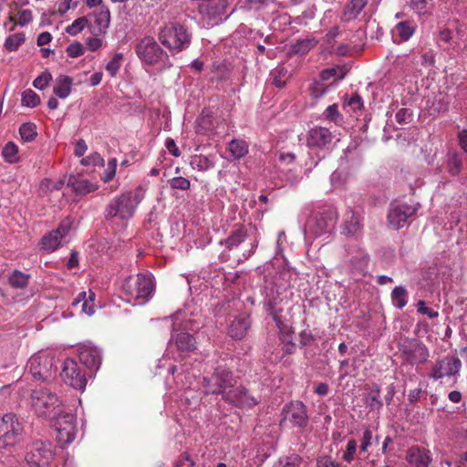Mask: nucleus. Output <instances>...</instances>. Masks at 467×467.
Masks as SVG:
<instances>
[{
    "mask_svg": "<svg viewBox=\"0 0 467 467\" xmlns=\"http://www.w3.org/2000/svg\"><path fill=\"white\" fill-rule=\"evenodd\" d=\"M251 325L250 317L246 314L235 317L229 327V336L235 339H242L247 333Z\"/></svg>",
    "mask_w": 467,
    "mask_h": 467,
    "instance_id": "obj_22",
    "label": "nucleus"
},
{
    "mask_svg": "<svg viewBox=\"0 0 467 467\" xmlns=\"http://www.w3.org/2000/svg\"><path fill=\"white\" fill-rule=\"evenodd\" d=\"M410 118V113L407 109H400L395 116L397 122H399L400 124L406 123Z\"/></svg>",
    "mask_w": 467,
    "mask_h": 467,
    "instance_id": "obj_62",
    "label": "nucleus"
},
{
    "mask_svg": "<svg viewBox=\"0 0 467 467\" xmlns=\"http://www.w3.org/2000/svg\"><path fill=\"white\" fill-rule=\"evenodd\" d=\"M236 380L228 369L217 368L212 377L203 379L206 394H221L223 400H231L229 392L235 386Z\"/></svg>",
    "mask_w": 467,
    "mask_h": 467,
    "instance_id": "obj_6",
    "label": "nucleus"
},
{
    "mask_svg": "<svg viewBox=\"0 0 467 467\" xmlns=\"http://www.w3.org/2000/svg\"><path fill=\"white\" fill-rule=\"evenodd\" d=\"M335 139V134L327 128L317 126L307 133L306 143L311 149H325Z\"/></svg>",
    "mask_w": 467,
    "mask_h": 467,
    "instance_id": "obj_16",
    "label": "nucleus"
},
{
    "mask_svg": "<svg viewBox=\"0 0 467 467\" xmlns=\"http://www.w3.org/2000/svg\"><path fill=\"white\" fill-rule=\"evenodd\" d=\"M30 275L21 272L19 270L13 271L9 277V285L16 289H23L28 285Z\"/></svg>",
    "mask_w": 467,
    "mask_h": 467,
    "instance_id": "obj_32",
    "label": "nucleus"
},
{
    "mask_svg": "<svg viewBox=\"0 0 467 467\" xmlns=\"http://www.w3.org/2000/svg\"><path fill=\"white\" fill-rule=\"evenodd\" d=\"M307 422V410L302 401H293L283 408L280 421L282 426L305 428Z\"/></svg>",
    "mask_w": 467,
    "mask_h": 467,
    "instance_id": "obj_11",
    "label": "nucleus"
},
{
    "mask_svg": "<svg viewBox=\"0 0 467 467\" xmlns=\"http://www.w3.org/2000/svg\"><path fill=\"white\" fill-rule=\"evenodd\" d=\"M459 144L461 148L467 152V130H462L458 134Z\"/></svg>",
    "mask_w": 467,
    "mask_h": 467,
    "instance_id": "obj_64",
    "label": "nucleus"
},
{
    "mask_svg": "<svg viewBox=\"0 0 467 467\" xmlns=\"http://www.w3.org/2000/svg\"><path fill=\"white\" fill-rule=\"evenodd\" d=\"M350 255V264L352 267L357 271H364L369 262V255L365 250L359 247H350L348 251Z\"/></svg>",
    "mask_w": 467,
    "mask_h": 467,
    "instance_id": "obj_24",
    "label": "nucleus"
},
{
    "mask_svg": "<svg viewBox=\"0 0 467 467\" xmlns=\"http://www.w3.org/2000/svg\"><path fill=\"white\" fill-rule=\"evenodd\" d=\"M317 44V41L315 38H306L298 40L295 45L294 49L296 53L304 55L312 49Z\"/></svg>",
    "mask_w": 467,
    "mask_h": 467,
    "instance_id": "obj_45",
    "label": "nucleus"
},
{
    "mask_svg": "<svg viewBox=\"0 0 467 467\" xmlns=\"http://www.w3.org/2000/svg\"><path fill=\"white\" fill-rule=\"evenodd\" d=\"M194 463L189 456L185 455L180 458L174 464V467H193Z\"/></svg>",
    "mask_w": 467,
    "mask_h": 467,
    "instance_id": "obj_63",
    "label": "nucleus"
},
{
    "mask_svg": "<svg viewBox=\"0 0 467 467\" xmlns=\"http://www.w3.org/2000/svg\"><path fill=\"white\" fill-rule=\"evenodd\" d=\"M229 151L234 159H241L248 153V144L243 140H233L229 143Z\"/></svg>",
    "mask_w": 467,
    "mask_h": 467,
    "instance_id": "obj_33",
    "label": "nucleus"
},
{
    "mask_svg": "<svg viewBox=\"0 0 467 467\" xmlns=\"http://www.w3.org/2000/svg\"><path fill=\"white\" fill-rule=\"evenodd\" d=\"M52 459L51 445L42 441L33 442L25 456L28 467H46Z\"/></svg>",
    "mask_w": 467,
    "mask_h": 467,
    "instance_id": "obj_13",
    "label": "nucleus"
},
{
    "mask_svg": "<svg viewBox=\"0 0 467 467\" xmlns=\"http://www.w3.org/2000/svg\"><path fill=\"white\" fill-rule=\"evenodd\" d=\"M3 156L9 163H16L19 161L18 147L14 142H7L3 149Z\"/></svg>",
    "mask_w": 467,
    "mask_h": 467,
    "instance_id": "obj_40",
    "label": "nucleus"
},
{
    "mask_svg": "<svg viewBox=\"0 0 467 467\" xmlns=\"http://www.w3.org/2000/svg\"><path fill=\"white\" fill-rule=\"evenodd\" d=\"M270 76L273 79V84L275 87L283 88L285 86L288 78V71L285 67L278 66L271 71Z\"/></svg>",
    "mask_w": 467,
    "mask_h": 467,
    "instance_id": "obj_37",
    "label": "nucleus"
},
{
    "mask_svg": "<svg viewBox=\"0 0 467 467\" xmlns=\"http://www.w3.org/2000/svg\"><path fill=\"white\" fill-rule=\"evenodd\" d=\"M225 7L224 0H207L199 5V11L210 20L216 21L222 19V16L225 13Z\"/></svg>",
    "mask_w": 467,
    "mask_h": 467,
    "instance_id": "obj_21",
    "label": "nucleus"
},
{
    "mask_svg": "<svg viewBox=\"0 0 467 467\" xmlns=\"http://www.w3.org/2000/svg\"><path fill=\"white\" fill-rule=\"evenodd\" d=\"M88 20L86 16L78 17L71 25L67 26L66 32L70 36H77L88 26Z\"/></svg>",
    "mask_w": 467,
    "mask_h": 467,
    "instance_id": "obj_42",
    "label": "nucleus"
},
{
    "mask_svg": "<svg viewBox=\"0 0 467 467\" xmlns=\"http://www.w3.org/2000/svg\"><path fill=\"white\" fill-rule=\"evenodd\" d=\"M71 228V221L69 219L64 220L59 226L54 231L57 234L58 237L63 239V237L67 236Z\"/></svg>",
    "mask_w": 467,
    "mask_h": 467,
    "instance_id": "obj_56",
    "label": "nucleus"
},
{
    "mask_svg": "<svg viewBox=\"0 0 467 467\" xmlns=\"http://www.w3.org/2000/svg\"><path fill=\"white\" fill-rule=\"evenodd\" d=\"M298 459L296 456L280 459L273 467H297Z\"/></svg>",
    "mask_w": 467,
    "mask_h": 467,
    "instance_id": "obj_57",
    "label": "nucleus"
},
{
    "mask_svg": "<svg viewBox=\"0 0 467 467\" xmlns=\"http://www.w3.org/2000/svg\"><path fill=\"white\" fill-rule=\"evenodd\" d=\"M348 106H349L354 111L358 109H361L363 108V99L362 98L356 94L353 95L348 101Z\"/></svg>",
    "mask_w": 467,
    "mask_h": 467,
    "instance_id": "obj_58",
    "label": "nucleus"
},
{
    "mask_svg": "<svg viewBox=\"0 0 467 467\" xmlns=\"http://www.w3.org/2000/svg\"><path fill=\"white\" fill-rule=\"evenodd\" d=\"M24 428L16 415L6 413L0 417V448L16 445L22 437Z\"/></svg>",
    "mask_w": 467,
    "mask_h": 467,
    "instance_id": "obj_7",
    "label": "nucleus"
},
{
    "mask_svg": "<svg viewBox=\"0 0 467 467\" xmlns=\"http://www.w3.org/2000/svg\"><path fill=\"white\" fill-rule=\"evenodd\" d=\"M94 26H91V33L94 36H103L110 24V11L108 6L101 5L99 9L93 13Z\"/></svg>",
    "mask_w": 467,
    "mask_h": 467,
    "instance_id": "obj_20",
    "label": "nucleus"
},
{
    "mask_svg": "<svg viewBox=\"0 0 467 467\" xmlns=\"http://www.w3.org/2000/svg\"><path fill=\"white\" fill-rule=\"evenodd\" d=\"M22 105L28 108H35L40 104L39 96L32 89H26L22 93Z\"/></svg>",
    "mask_w": 467,
    "mask_h": 467,
    "instance_id": "obj_41",
    "label": "nucleus"
},
{
    "mask_svg": "<svg viewBox=\"0 0 467 467\" xmlns=\"http://www.w3.org/2000/svg\"><path fill=\"white\" fill-rule=\"evenodd\" d=\"M30 406L36 416L48 420H54L64 411L60 398L47 389L32 391Z\"/></svg>",
    "mask_w": 467,
    "mask_h": 467,
    "instance_id": "obj_3",
    "label": "nucleus"
},
{
    "mask_svg": "<svg viewBox=\"0 0 467 467\" xmlns=\"http://www.w3.org/2000/svg\"><path fill=\"white\" fill-rule=\"evenodd\" d=\"M72 79L67 76H59L57 78V84L53 88V92L59 99H66L71 92Z\"/></svg>",
    "mask_w": 467,
    "mask_h": 467,
    "instance_id": "obj_30",
    "label": "nucleus"
},
{
    "mask_svg": "<svg viewBox=\"0 0 467 467\" xmlns=\"http://www.w3.org/2000/svg\"><path fill=\"white\" fill-rule=\"evenodd\" d=\"M325 118L327 120L337 122L338 119H341V115L338 112V108L337 104L330 105L327 108L325 111Z\"/></svg>",
    "mask_w": 467,
    "mask_h": 467,
    "instance_id": "obj_53",
    "label": "nucleus"
},
{
    "mask_svg": "<svg viewBox=\"0 0 467 467\" xmlns=\"http://www.w3.org/2000/svg\"><path fill=\"white\" fill-rule=\"evenodd\" d=\"M165 325H171L173 334L168 343L169 348H177V350H194L196 349L195 337L188 333L193 330V321L185 319L182 311H177L171 317H164L161 320Z\"/></svg>",
    "mask_w": 467,
    "mask_h": 467,
    "instance_id": "obj_1",
    "label": "nucleus"
},
{
    "mask_svg": "<svg viewBox=\"0 0 467 467\" xmlns=\"http://www.w3.org/2000/svg\"><path fill=\"white\" fill-rule=\"evenodd\" d=\"M228 396L231 400H223L236 407L252 408L257 404V400L242 386H234Z\"/></svg>",
    "mask_w": 467,
    "mask_h": 467,
    "instance_id": "obj_19",
    "label": "nucleus"
},
{
    "mask_svg": "<svg viewBox=\"0 0 467 467\" xmlns=\"http://www.w3.org/2000/svg\"><path fill=\"white\" fill-rule=\"evenodd\" d=\"M87 377V372L80 369L76 359L67 358L64 360L61 378L67 385L84 390L88 383Z\"/></svg>",
    "mask_w": 467,
    "mask_h": 467,
    "instance_id": "obj_12",
    "label": "nucleus"
},
{
    "mask_svg": "<svg viewBox=\"0 0 467 467\" xmlns=\"http://www.w3.org/2000/svg\"><path fill=\"white\" fill-rule=\"evenodd\" d=\"M52 79L50 73L45 71L39 75L33 82V86L37 89H44Z\"/></svg>",
    "mask_w": 467,
    "mask_h": 467,
    "instance_id": "obj_49",
    "label": "nucleus"
},
{
    "mask_svg": "<svg viewBox=\"0 0 467 467\" xmlns=\"http://www.w3.org/2000/svg\"><path fill=\"white\" fill-rule=\"evenodd\" d=\"M165 146L171 155L175 157L180 156L181 152L179 150V148L177 147L175 141L172 139H167L165 141Z\"/></svg>",
    "mask_w": 467,
    "mask_h": 467,
    "instance_id": "obj_61",
    "label": "nucleus"
},
{
    "mask_svg": "<svg viewBox=\"0 0 467 467\" xmlns=\"http://www.w3.org/2000/svg\"><path fill=\"white\" fill-rule=\"evenodd\" d=\"M25 40L26 38L23 33L11 35L6 37L5 41V47L9 52L16 51Z\"/></svg>",
    "mask_w": 467,
    "mask_h": 467,
    "instance_id": "obj_38",
    "label": "nucleus"
},
{
    "mask_svg": "<svg viewBox=\"0 0 467 467\" xmlns=\"http://www.w3.org/2000/svg\"><path fill=\"white\" fill-rule=\"evenodd\" d=\"M170 185L172 189L177 190H188L191 186V182L188 179L183 177H175L170 181Z\"/></svg>",
    "mask_w": 467,
    "mask_h": 467,
    "instance_id": "obj_50",
    "label": "nucleus"
},
{
    "mask_svg": "<svg viewBox=\"0 0 467 467\" xmlns=\"http://www.w3.org/2000/svg\"><path fill=\"white\" fill-rule=\"evenodd\" d=\"M136 53L141 61L152 65L161 59L162 49L153 37L147 36L137 44Z\"/></svg>",
    "mask_w": 467,
    "mask_h": 467,
    "instance_id": "obj_15",
    "label": "nucleus"
},
{
    "mask_svg": "<svg viewBox=\"0 0 467 467\" xmlns=\"http://www.w3.org/2000/svg\"><path fill=\"white\" fill-rule=\"evenodd\" d=\"M310 91L314 98H320L325 94L326 88L322 83L315 82L311 85Z\"/></svg>",
    "mask_w": 467,
    "mask_h": 467,
    "instance_id": "obj_59",
    "label": "nucleus"
},
{
    "mask_svg": "<svg viewBox=\"0 0 467 467\" xmlns=\"http://www.w3.org/2000/svg\"><path fill=\"white\" fill-rule=\"evenodd\" d=\"M191 38L189 29L178 22L165 24L159 32L160 42L171 52L178 53L186 49Z\"/></svg>",
    "mask_w": 467,
    "mask_h": 467,
    "instance_id": "obj_4",
    "label": "nucleus"
},
{
    "mask_svg": "<svg viewBox=\"0 0 467 467\" xmlns=\"http://www.w3.org/2000/svg\"><path fill=\"white\" fill-rule=\"evenodd\" d=\"M196 132L206 134L214 130L213 116L210 109H204L196 120Z\"/></svg>",
    "mask_w": 467,
    "mask_h": 467,
    "instance_id": "obj_26",
    "label": "nucleus"
},
{
    "mask_svg": "<svg viewBox=\"0 0 467 467\" xmlns=\"http://www.w3.org/2000/svg\"><path fill=\"white\" fill-rule=\"evenodd\" d=\"M75 193L78 195H86L98 189V185L91 182L88 179L73 177L68 182Z\"/></svg>",
    "mask_w": 467,
    "mask_h": 467,
    "instance_id": "obj_27",
    "label": "nucleus"
},
{
    "mask_svg": "<svg viewBox=\"0 0 467 467\" xmlns=\"http://www.w3.org/2000/svg\"><path fill=\"white\" fill-rule=\"evenodd\" d=\"M36 125L30 122L24 123L19 128L21 138L25 141H32L36 136Z\"/></svg>",
    "mask_w": 467,
    "mask_h": 467,
    "instance_id": "obj_43",
    "label": "nucleus"
},
{
    "mask_svg": "<svg viewBox=\"0 0 467 467\" xmlns=\"http://www.w3.org/2000/svg\"><path fill=\"white\" fill-rule=\"evenodd\" d=\"M247 236V231L244 225H238L225 239L224 244L228 249H233L242 244Z\"/></svg>",
    "mask_w": 467,
    "mask_h": 467,
    "instance_id": "obj_31",
    "label": "nucleus"
},
{
    "mask_svg": "<svg viewBox=\"0 0 467 467\" xmlns=\"http://www.w3.org/2000/svg\"><path fill=\"white\" fill-rule=\"evenodd\" d=\"M380 389L378 385H374L369 393L365 398V404L371 410H379L382 407V401L379 398Z\"/></svg>",
    "mask_w": 467,
    "mask_h": 467,
    "instance_id": "obj_35",
    "label": "nucleus"
},
{
    "mask_svg": "<svg viewBox=\"0 0 467 467\" xmlns=\"http://www.w3.org/2000/svg\"><path fill=\"white\" fill-rule=\"evenodd\" d=\"M367 4L368 0H351L343 10V19L346 21L356 19Z\"/></svg>",
    "mask_w": 467,
    "mask_h": 467,
    "instance_id": "obj_28",
    "label": "nucleus"
},
{
    "mask_svg": "<svg viewBox=\"0 0 467 467\" xmlns=\"http://www.w3.org/2000/svg\"><path fill=\"white\" fill-rule=\"evenodd\" d=\"M78 359L80 363L87 368V375L89 378L94 377L101 364V357L99 352H78Z\"/></svg>",
    "mask_w": 467,
    "mask_h": 467,
    "instance_id": "obj_23",
    "label": "nucleus"
},
{
    "mask_svg": "<svg viewBox=\"0 0 467 467\" xmlns=\"http://www.w3.org/2000/svg\"><path fill=\"white\" fill-rule=\"evenodd\" d=\"M362 229L361 218L359 214L349 211L346 213V220L343 227V234L346 235H356Z\"/></svg>",
    "mask_w": 467,
    "mask_h": 467,
    "instance_id": "obj_25",
    "label": "nucleus"
},
{
    "mask_svg": "<svg viewBox=\"0 0 467 467\" xmlns=\"http://www.w3.org/2000/svg\"><path fill=\"white\" fill-rule=\"evenodd\" d=\"M67 53L68 57H78L83 55L84 47H83L82 44L76 42V43L70 44L67 47Z\"/></svg>",
    "mask_w": 467,
    "mask_h": 467,
    "instance_id": "obj_55",
    "label": "nucleus"
},
{
    "mask_svg": "<svg viewBox=\"0 0 467 467\" xmlns=\"http://www.w3.org/2000/svg\"><path fill=\"white\" fill-rule=\"evenodd\" d=\"M32 12L30 10H23L19 13L18 24L20 26H26L32 21Z\"/></svg>",
    "mask_w": 467,
    "mask_h": 467,
    "instance_id": "obj_60",
    "label": "nucleus"
},
{
    "mask_svg": "<svg viewBox=\"0 0 467 467\" xmlns=\"http://www.w3.org/2000/svg\"><path fill=\"white\" fill-rule=\"evenodd\" d=\"M116 170H117V160L115 158L110 159L108 161L102 180L105 182L111 181L116 174Z\"/></svg>",
    "mask_w": 467,
    "mask_h": 467,
    "instance_id": "obj_47",
    "label": "nucleus"
},
{
    "mask_svg": "<svg viewBox=\"0 0 467 467\" xmlns=\"http://www.w3.org/2000/svg\"><path fill=\"white\" fill-rule=\"evenodd\" d=\"M337 213L333 208L313 213L307 220L306 229L315 236L330 233L337 223Z\"/></svg>",
    "mask_w": 467,
    "mask_h": 467,
    "instance_id": "obj_8",
    "label": "nucleus"
},
{
    "mask_svg": "<svg viewBox=\"0 0 467 467\" xmlns=\"http://www.w3.org/2000/svg\"><path fill=\"white\" fill-rule=\"evenodd\" d=\"M314 341H315V339L310 333H308L306 331H303L302 333L299 334L298 344H293V345L295 347L302 348L305 347H312Z\"/></svg>",
    "mask_w": 467,
    "mask_h": 467,
    "instance_id": "obj_51",
    "label": "nucleus"
},
{
    "mask_svg": "<svg viewBox=\"0 0 467 467\" xmlns=\"http://www.w3.org/2000/svg\"><path fill=\"white\" fill-rule=\"evenodd\" d=\"M123 293L128 301L141 305L146 303L152 296L154 284L150 275L139 274L129 276L122 286Z\"/></svg>",
    "mask_w": 467,
    "mask_h": 467,
    "instance_id": "obj_5",
    "label": "nucleus"
},
{
    "mask_svg": "<svg viewBox=\"0 0 467 467\" xmlns=\"http://www.w3.org/2000/svg\"><path fill=\"white\" fill-rule=\"evenodd\" d=\"M64 182L62 181H52L45 179L41 182L40 191L42 192H52L53 191H59L62 189Z\"/></svg>",
    "mask_w": 467,
    "mask_h": 467,
    "instance_id": "obj_46",
    "label": "nucleus"
},
{
    "mask_svg": "<svg viewBox=\"0 0 467 467\" xmlns=\"http://www.w3.org/2000/svg\"><path fill=\"white\" fill-rule=\"evenodd\" d=\"M448 171L452 176L458 175L462 168V159L459 153H451L448 160Z\"/></svg>",
    "mask_w": 467,
    "mask_h": 467,
    "instance_id": "obj_39",
    "label": "nucleus"
},
{
    "mask_svg": "<svg viewBox=\"0 0 467 467\" xmlns=\"http://www.w3.org/2000/svg\"><path fill=\"white\" fill-rule=\"evenodd\" d=\"M53 368L54 357L49 352H35L27 361V368L36 379L51 378Z\"/></svg>",
    "mask_w": 467,
    "mask_h": 467,
    "instance_id": "obj_10",
    "label": "nucleus"
},
{
    "mask_svg": "<svg viewBox=\"0 0 467 467\" xmlns=\"http://www.w3.org/2000/svg\"><path fill=\"white\" fill-rule=\"evenodd\" d=\"M417 210V206L406 202L398 201L391 202L388 213L389 224L396 230L404 227L408 223L409 218L413 216Z\"/></svg>",
    "mask_w": 467,
    "mask_h": 467,
    "instance_id": "obj_14",
    "label": "nucleus"
},
{
    "mask_svg": "<svg viewBox=\"0 0 467 467\" xmlns=\"http://www.w3.org/2000/svg\"><path fill=\"white\" fill-rule=\"evenodd\" d=\"M357 448V441L355 440H349L347 443L346 451L343 453L342 459L345 462H350L354 459Z\"/></svg>",
    "mask_w": 467,
    "mask_h": 467,
    "instance_id": "obj_48",
    "label": "nucleus"
},
{
    "mask_svg": "<svg viewBox=\"0 0 467 467\" xmlns=\"http://www.w3.org/2000/svg\"><path fill=\"white\" fill-rule=\"evenodd\" d=\"M372 438V431L369 428L365 429L362 434L361 442L359 446L360 451L365 452L368 451V447L371 445Z\"/></svg>",
    "mask_w": 467,
    "mask_h": 467,
    "instance_id": "obj_52",
    "label": "nucleus"
},
{
    "mask_svg": "<svg viewBox=\"0 0 467 467\" xmlns=\"http://www.w3.org/2000/svg\"><path fill=\"white\" fill-rule=\"evenodd\" d=\"M416 26L410 21H402L398 23L392 34L394 36H399L401 41L409 40L415 33Z\"/></svg>",
    "mask_w": 467,
    "mask_h": 467,
    "instance_id": "obj_29",
    "label": "nucleus"
},
{
    "mask_svg": "<svg viewBox=\"0 0 467 467\" xmlns=\"http://www.w3.org/2000/svg\"><path fill=\"white\" fill-rule=\"evenodd\" d=\"M461 360L454 357H447L440 360L432 372L434 379H442L456 374L461 368Z\"/></svg>",
    "mask_w": 467,
    "mask_h": 467,
    "instance_id": "obj_18",
    "label": "nucleus"
},
{
    "mask_svg": "<svg viewBox=\"0 0 467 467\" xmlns=\"http://www.w3.org/2000/svg\"><path fill=\"white\" fill-rule=\"evenodd\" d=\"M143 197V191L140 187L122 192L113 198L107 205L105 218H119L120 220L131 218Z\"/></svg>",
    "mask_w": 467,
    "mask_h": 467,
    "instance_id": "obj_2",
    "label": "nucleus"
},
{
    "mask_svg": "<svg viewBox=\"0 0 467 467\" xmlns=\"http://www.w3.org/2000/svg\"><path fill=\"white\" fill-rule=\"evenodd\" d=\"M61 240L62 239L58 237L57 234L52 231L42 238L40 245L42 249L53 252L60 245Z\"/></svg>",
    "mask_w": 467,
    "mask_h": 467,
    "instance_id": "obj_36",
    "label": "nucleus"
},
{
    "mask_svg": "<svg viewBox=\"0 0 467 467\" xmlns=\"http://www.w3.org/2000/svg\"><path fill=\"white\" fill-rule=\"evenodd\" d=\"M417 310L419 313L425 315L430 318H435L439 316V313L436 310L426 306L425 302L422 300H420L417 303Z\"/></svg>",
    "mask_w": 467,
    "mask_h": 467,
    "instance_id": "obj_54",
    "label": "nucleus"
},
{
    "mask_svg": "<svg viewBox=\"0 0 467 467\" xmlns=\"http://www.w3.org/2000/svg\"><path fill=\"white\" fill-rule=\"evenodd\" d=\"M123 55L121 53L115 54L111 60L109 61L106 66V70L111 77H115L117 75L121 67Z\"/></svg>",
    "mask_w": 467,
    "mask_h": 467,
    "instance_id": "obj_44",
    "label": "nucleus"
},
{
    "mask_svg": "<svg viewBox=\"0 0 467 467\" xmlns=\"http://www.w3.org/2000/svg\"><path fill=\"white\" fill-rule=\"evenodd\" d=\"M57 441L61 447L74 441L78 433L77 420L73 413L65 410L54 420Z\"/></svg>",
    "mask_w": 467,
    "mask_h": 467,
    "instance_id": "obj_9",
    "label": "nucleus"
},
{
    "mask_svg": "<svg viewBox=\"0 0 467 467\" xmlns=\"http://www.w3.org/2000/svg\"><path fill=\"white\" fill-rule=\"evenodd\" d=\"M431 461V451L423 447L412 446L406 452L408 467H429Z\"/></svg>",
    "mask_w": 467,
    "mask_h": 467,
    "instance_id": "obj_17",
    "label": "nucleus"
},
{
    "mask_svg": "<svg viewBox=\"0 0 467 467\" xmlns=\"http://www.w3.org/2000/svg\"><path fill=\"white\" fill-rule=\"evenodd\" d=\"M391 300L395 307L402 309L408 303V292L403 286H396L391 292Z\"/></svg>",
    "mask_w": 467,
    "mask_h": 467,
    "instance_id": "obj_34",
    "label": "nucleus"
}]
</instances>
